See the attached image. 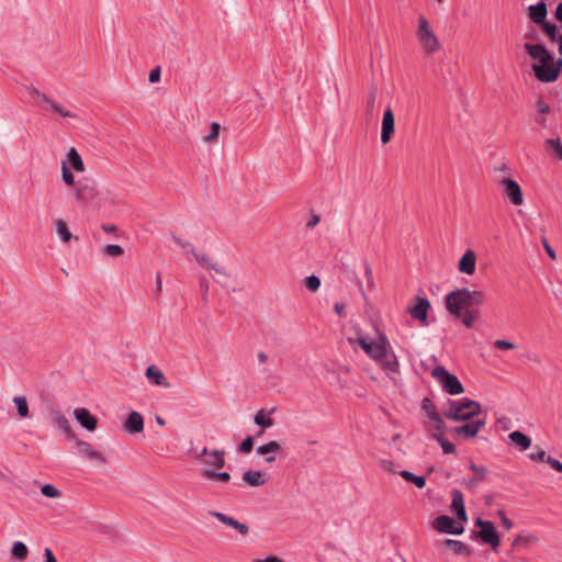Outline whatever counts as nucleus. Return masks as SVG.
<instances>
[{
  "instance_id": "obj_4",
  "label": "nucleus",
  "mask_w": 562,
  "mask_h": 562,
  "mask_svg": "<svg viewBox=\"0 0 562 562\" xmlns=\"http://www.w3.org/2000/svg\"><path fill=\"white\" fill-rule=\"evenodd\" d=\"M98 195V183L93 178L83 177L76 182L75 196L79 203L90 204Z\"/></svg>"
},
{
  "instance_id": "obj_42",
  "label": "nucleus",
  "mask_w": 562,
  "mask_h": 562,
  "mask_svg": "<svg viewBox=\"0 0 562 562\" xmlns=\"http://www.w3.org/2000/svg\"><path fill=\"white\" fill-rule=\"evenodd\" d=\"M422 408L430 420L438 419L439 413L429 398L423 401Z\"/></svg>"
},
{
  "instance_id": "obj_32",
  "label": "nucleus",
  "mask_w": 562,
  "mask_h": 562,
  "mask_svg": "<svg viewBox=\"0 0 562 562\" xmlns=\"http://www.w3.org/2000/svg\"><path fill=\"white\" fill-rule=\"evenodd\" d=\"M201 475L206 480H217L227 483L231 480L228 472H216L213 470H202Z\"/></svg>"
},
{
  "instance_id": "obj_11",
  "label": "nucleus",
  "mask_w": 562,
  "mask_h": 562,
  "mask_svg": "<svg viewBox=\"0 0 562 562\" xmlns=\"http://www.w3.org/2000/svg\"><path fill=\"white\" fill-rule=\"evenodd\" d=\"M485 426L484 418H476L472 422H468L463 425L453 427L450 431L457 436H461L463 438H474L480 429Z\"/></svg>"
},
{
  "instance_id": "obj_62",
  "label": "nucleus",
  "mask_w": 562,
  "mask_h": 562,
  "mask_svg": "<svg viewBox=\"0 0 562 562\" xmlns=\"http://www.w3.org/2000/svg\"><path fill=\"white\" fill-rule=\"evenodd\" d=\"M537 108L541 114H548L550 112V105L542 99L537 101Z\"/></svg>"
},
{
  "instance_id": "obj_5",
  "label": "nucleus",
  "mask_w": 562,
  "mask_h": 562,
  "mask_svg": "<svg viewBox=\"0 0 562 562\" xmlns=\"http://www.w3.org/2000/svg\"><path fill=\"white\" fill-rule=\"evenodd\" d=\"M475 526L481 528V530L477 532V537L484 543L490 544L494 551H496L499 547L501 540L494 524L492 521L477 518L475 520Z\"/></svg>"
},
{
  "instance_id": "obj_33",
  "label": "nucleus",
  "mask_w": 562,
  "mask_h": 562,
  "mask_svg": "<svg viewBox=\"0 0 562 562\" xmlns=\"http://www.w3.org/2000/svg\"><path fill=\"white\" fill-rule=\"evenodd\" d=\"M11 554L16 560H25L29 554V549L22 541H15L11 549Z\"/></svg>"
},
{
  "instance_id": "obj_35",
  "label": "nucleus",
  "mask_w": 562,
  "mask_h": 562,
  "mask_svg": "<svg viewBox=\"0 0 562 562\" xmlns=\"http://www.w3.org/2000/svg\"><path fill=\"white\" fill-rule=\"evenodd\" d=\"M13 403L16 405L18 415L21 418H26L30 415L29 404L25 396L13 397Z\"/></svg>"
},
{
  "instance_id": "obj_13",
  "label": "nucleus",
  "mask_w": 562,
  "mask_h": 562,
  "mask_svg": "<svg viewBox=\"0 0 562 562\" xmlns=\"http://www.w3.org/2000/svg\"><path fill=\"white\" fill-rule=\"evenodd\" d=\"M395 128V120H394V113L392 109L389 106L383 114L382 119V131H381V142L382 144H387L392 135L394 133Z\"/></svg>"
},
{
  "instance_id": "obj_1",
  "label": "nucleus",
  "mask_w": 562,
  "mask_h": 562,
  "mask_svg": "<svg viewBox=\"0 0 562 562\" xmlns=\"http://www.w3.org/2000/svg\"><path fill=\"white\" fill-rule=\"evenodd\" d=\"M525 50L539 64L532 65L536 78L541 82H553L562 72V58L554 60L552 54L542 44H524Z\"/></svg>"
},
{
  "instance_id": "obj_3",
  "label": "nucleus",
  "mask_w": 562,
  "mask_h": 562,
  "mask_svg": "<svg viewBox=\"0 0 562 562\" xmlns=\"http://www.w3.org/2000/svg\"><path fill=\"white\" fill-rule=\"evenodd\" d=\"M431 376L450 395H459L464 392V387L458 376L450 373L443 366H436L431 371Z\"/></svg>"
},
{
  "instance_id": "obj_51",
  "label": "nucleus",
  "mask_w": 562,
  "mask_h": 562,
  "mask_svg": "<svg viewBox=\"0 0 562 562\" xmlns=\"http://www.w3.org/2000/svg\"><path fill=\"white\" fill-rule=\"evenodd\" d=\"M375 100H376V90L373 88L369 91L368 100H367V112L369 115H373Z\"/></svg>"
},
{
  "instance_id": "obj_40",
  "label": "nucleus",
  "mask_w": 562,
  "mask_h": 562,
  "mask_svg": "<svg viewBox=\"0 0 562 562\" xmlns=\"http://www.w3.org/2000/svg\"><path fill=\"white\" fill-rule=\"evenodd\" d=\"M254 423L260 426L262 429L270 428L274 424L272 418L265 416L262 409L255 415Z\"/></svg>"
},
{
  "instance_id": "obj_46",
  "label": "nucleus",
  "mask_w": 562,
  "mask_h": 562,
  "mask_svg": "<svg viewBox=\"0 0 562 562\" xmlns=\"http://www.w3.org/2000/svg\"><path fill=\"white\" fill-rule=\"evenodd\" d=\"M220 131H221V125L216 122H213L210 126V133L207 135L203 136V138H202L203 142L204 143L214 142L215 139H217Z\"/></svg>"
},
{
  "instance_id": "obj_17",
  "label": "nucleus",
  "mask_w": 562,
  "mask_h": 562,
  "mask_svg": "<svg viewBox=\"0 0 562 562\" xmlns=\"http://www.w3.org/2000/svg\"><path fill=\"white\" fill-rule=\"evenodd\" d=\"M529 18L536 23L541 25L547 20L548 9L544 0H540L536 4H531L528 8Z\"/></svg>"
},
{
  "instance_id": "obj_18",
  "label": "nucleus",
  "mask_w": 562,
  "mask_h": 562,
  "mask_svg": "<svg viewBox=\"0 0 562 562\" xmlns=\"http://www.w3.org/2000/svg\"><path fill=\"white\" fill-rule=\"evenodd\" d=\"M457 404L460 407L461 415H469V420L481 414V405L476 401L464 397L458 400Z\"/></svg>"
},
{
  "instance_id": "obj_8",
  "label": "nucleus",
  "mask_w": 562,
  "mask_h": 562,
  "mask_svg": "<svg viewBox=\"0 0 562 562\" xmlns=\"http://www.w3.org/2000/svg\"><path fill=\"white\" fill-rule=\"evenodd\" d=\"M498 184L502 188L503 195L514 205L519 206L524 203L522 191L517 181L512 178H503L498 181Z\"/></svg>"
},
{
  "instance_id": "obj_54",
  "label": "nucleus",
  "mask_w": 562,
  "mask_h": 562,
  "mask_svg": "<svg viewBox=\"0 0 562 562\" xmlns=\"http://www.w3.org/2000/svg\"><path fill=\"white\" fill-rule=\"evenodd\" d=\"M27 91L31 95L37 98L41 102L45 103V102H50V98L47 97L46 94L42 93L38 89H36L35 87H31V88H27Z\"/></svg>"
},
{
  "instance_id": "obj_60",
  "label": "nucleus",
  "mask_w": 562,
  "mask_h": 562,
  "mask_svg": "<svg viewBox=\"0 0 562 562\" xmlns=\"http://www.w3.org/2000/svg\"><path fill=\"white\" fill-rule=\"evenodd\" d=\"M431 422L435 423V429H436L435 434H442L443 435V431H445V428H446V424L442 420L441 416L439 415L438 419H432Z\"/></svg>"
},
{
  "instance_id": "obj_16",
  "label": "nucleus",
  "mask_w": 562,
  "mask_h": 562,
  "mask_svg": "<svg viewBox=\"0 0 562 562\" xmlns=\"http://www.w3.org/2000/svg\"><path fill=\"white\" fill-rule=\"evenodd\" d=\"M144 429V418L138 412H132L123 424V430L128 434L142 432Z\"/></svg>"
},
{
  "instance_id": "obj_20",
  "label": "nucleus",
  "mask_w": 562,
  "mask_h": 562,
  "mask_svg": "<svg viewBox=\"0 0 562 562\" xmlns=\"http://www.w3.org/2000/svg\"><path fill=\"white\" fill-rule=\"evenodd\" d=\"M192 255L200 266L210 270H214L218 274L228 277L226 271L222 269L216 262H214L205 252H200L194 249Z\"/></svg>"
},
{
  "instance_id": "obj_49",
  "label": "nucleus",
  "mask_w": 562,
  "mask_h": 562,
  "mask_svg": "<svg viewBox=\"0 0 562 562\" xmlns=\"http://www.w3.org/2000/svg\"><path fill=\"white\" fill-rule=\"evenodd\" d=\"M42 494L46 497H50V498H56V497H59L60 496V491L57 490L54 485L52 484H45L42 490H41Z\"/></svg>"
},
{
  "instance_id": "obj_30",
  "label": "nucleus",
  "mask_w": 562,
  "mask_h": 562,
  "mask_svg": "<svg viewBox=\"0 0 562 562\" xmlns=\"http://www.w3.org/2000/svg\"><path fill=\"white\" fill-rule=\"evenodd\" d=\"M54 422L67 435L69 439H76V435L72 431L71 425L65 416L60 415L59 413H55Z\"/></svg>"
},
{
  "instance_id": "obj_59",
  "label": "nucleus",
  "mask_w": 562,
  "mask_h": 562,
  "mask_svg": "<svg viewBox=\"0 0 562 562\" xmlns=\"http://www.w3.org/2000/svg\"><path fill=\"white\" fill-rule=\"evenodd\" d=\"M148 80L150 83H156L160 80V67H155L150 70Z\"/></svg>"
},
{
  "instance_id": "obj_50",
  "label": "nucleus",
  "mask_w": 562,
  "mask_h": 562,
  "mask_svg": "<svg viewBox=\"0 0 562 562\" xmlns=\"http://www.w3.org/2000/svg\"><path fill=\"white\" fill-rule=\"evenodd\" d=\"M538 541V538L535 535H528V536H518L516 539H514L512 546L518 547L520 544H528L530 542Z\"/></svg>"
},
{
  "instance_id": "obj_6",
  "label": "nucleus",
  "mask_w": 562,
  "mask_h": 562,
  "mask_svg": "<svg viewBox=\"0 0 562 562\" xmlns=\"http://www.w3.org/2000/svg\"><path fill=\"white\" fill-rule=\"evenodd\" d=\"M417 35L427 53L431 54L439 48L438 38L429 27L428 21L424 16L419 18Z\"/></svg>"
},
{
  "instance_id": "obj_53",
  "label": "nucleus",
  "mask_w": 562,
  "mask_h": 562,
  "mask_svg": "<svg viewBox=\"0 0 562 562\" xmlns=\"http://www.w3.org/2000/svg\"><path fill=\"white\" fill-rule=\"evenodd\" d=\"M172 239L173 241L181 248L188 250L190 254L193 252V250L195 249L194 246L189 243V241H184L183 239H181L180 237H178L177 235H172Z\"/></svg>"
},
{
  "instance_id": "obj_57",
  "label": "nucleus",
  "mask_w": 562,
  "mask_h": 562,
  "mask_svg": "<svg viewBox=\"0 0 562 562\" xmlns=\"http://www.w3.org/2000/svg\"><path fill=\"white\" fill-rule=\"evenodd\" d=\"M494 346H495V348L501 349V350H509V349L515 348V345L513 342H510L508 340H503V339L495 340Z\"/></svg>"
},
{
  "instance_id": "obj_24",
  "label": "nucleus",
  "mask_w": 562,
  "mask_h": 562,
  "mask_svg": "<svg viewBox=\"0 0 562 562\" xmlns=\"http://www.w3.org/2000/svg\"><path fill=\"white\" fill-rule=\"evenodd\" d=\"M75 440H76L78 449L81 452H83L88 458L95 460L100 463L105 462V458L103 457V454L100 451L92 449V447L89 442L83 441V440H78L77 438Z\"/></svg>"
},
{
  "instance_id": "obj_58",
  "label": "nucleus",
  "mask_w": 562,
  "mask_h": 562,
  "mask_svg": "<svg viewBox=\"0 0 562 562\" xmlns=\"http://www.w3.org/2000/svg\"><path fill=\"white\" fill-rule=\"evenodd\" d=\"M461 321L463 323V325L467 327V328H472L474 326V322L475 319L473 318V316L468 313L467 311L462 312V315H461Z\"/></svg>"
},
{
  "instance_id": "obj_7",
  "label": "nucleus",
  "mask_w": 562,
  "mask_h": 562,
  "mask_svg": "<svg viewBox=\"0 0 562 562\" xmlns=\"http://www.w3.org/2000/svg\"><path fill=\"white\" fill-rule=\"evenodd\" d=\"M359 346L366 351V353L374 359L381 360L386 356V338L383 336L379 341L368 340L367 337L360 336L357 339Z\"/></svg>"
},
{
  "instance_id": "obj_26",
  "label": "nucleus",
  "mask_w": 562,
  "mask_h": 562,
  "mask_svg": "<svg viewBox=\"0 0 562 562\" xmlns=\"http://www.w3.org/2000/svg\"><path fill=\"white\" fill-rule=\"evenodd\" d=\"M442 544L450 548L456 554L469 557L472 553L471 548L460 540L445 539Z\"/></svg>"
},
{
  "instance_id": "obj_2",
  "label": "nucleus",
  "mask_w": 562,
  "mask_h": 562,
  "mask_svg": "<svg viewBox=\"0 0 562 562\" xmlns=\"http://www.w3.org/2000/svg\"><path fill=\"white\" fill-rule=\"evenodd\" d=\"M485 302V294L482 291H471L462 288L450 292L446 296V308L454 317H461L462 312L477 307Z\"/></svg>"
},
{
  "instance_id": "obj_47",
  "label": "nucleus",
  "mask_w": 562,
  "mask_h": 562,
  "mask_svg": "<svg viewBox=\"0 0 562 562\" xmlns=\"http://www.w3.org/2000/svg\"><path fill=\"white\" fill-rule=\"evenodd\" d=\"M254 448V437L247 436L238 446V451L244 454H248L251 452Z\"/></svg>"
},
{
  "instance_id": "obj_9",
  "label": "nucleus",
  "mask_w": 562,
  "mask_h": 562,
  "mask_svg": "<svg viewBox=\"0 0 562 562\" xmlns=\"http://www.w3.org/2000/svg\"><path fill=\"white\" fill-rule=\"evenodd\" d=\"M434 528L441 533L459 536L463 533L464 528L461 524L456 522L453 518L447 515H440L434 520Z\"/></svg>"
},
{
  "instance_id": "obj_39",
  "label": "nucleus",
  "mask_w": 562,
  "mask_h": 562,
  "mask_svg": "<svg viewBox=\"0 0 562 562\" xmlns=\"http://www.w3.org/2000/svg\"><path fill=\"white\" fill-rule=\"evenodd\" d=\"M56 224V231H57V234L59 235V237L61 238V240L64 243H68L71 238H72V235L71 233L69 232L68 227H67V224L65 221L63 220H57L55 222Z\"/></svg>"
},
{
  "instance_id": "obj_23",
  "label": "nucleus",
  "mask_w": 562,
  "mask_h": 562,
  "mask_svg": "<svg viewBox=\"0 0 562 562\" xmlns=\"http://www.w3.org/2000/svg\"><path fill=\"white\" fill-rule=\"evenodd\" d=\"M146 376L148 380H150L156 385L164 386V387L170 386V383L167 382V379L164 375V373L154 364L149 366L146 369Z\"/></svg>"
},
{
  "instance_id": "obj_36",
  "label": "nucleus",
  "mask_w": 562,
  "mask_h": 562,
  "mask_svg": "<svg viewBox=\"0 0 562 562\" xmlns=\"http://www.w3.org/2000/svg\"><path fill=\"white\" fill-rule=\"evenodd\" d=\"M540 26L543 30V32L547 34V36L552 42H558V40H559V27L557 26L555 23L546 21Z\"/></svg>"
},
{
  "instance_id": "obj_21",
  "label": "nucleus",
  "mask_w": 562,
  "mask_h": 562,
  "mask_svg": "<svg viewBox=\"0 0 562 562\" xmlns=\"http://www.w3.org/2000/svg\"><path fill=\"white\" fill-rule=\"evenodd\" d=\"M280 450H281L280 443L278 441L272 440V441H269L265 445L257 447L256 454L257 456H267L265 458V461L267 463H272L276 461V457L271 453L278 452Z\"/></svg>"
},
{
  "instance_id": "obj_29",
  "label": "nucleus",
  "mask_w": 562,
  "mask_h": 562,
  "mask_svg": "<svg viewBox=\"0 0 562 562\" xmlns=\"http://www.w3.org/2000/svg\"><path fill=\"white\" fill-rule=\"evenodd\" d=\"M508 437L510 441L522 451L531 446V439L519 430L512 431Z\"/></svg>"
},
{
  "instance_id": "obj_14",
  "label": "nucleus",
  "mask_w": 562,
  "mask_h": 562,
  "mask_svg": "<svg viewBox=\"0 0 562 562\" xmlns=\"http://www.w3.org/2000/svg\"><path fill=\"white\" fill-rule=\"evenodd\" d=\"M76 420L87 430L93 431L98 426V418L92 415L89 409L85 407L76 408L74 411Z\"/></svg>"
},
{
  "instance_id": "obj_55",
  "label": "nucleus",
  "mask_w": 562,
  "mask_h": 562,
  "mask_svg": "<svg viewBox=\"0 0 562 562\" xmlns=\"http://www.w3.org/2000/svg\"><path fill=\"white\" fill-rule=\"evenodd\" d=\"M363 266H364V276H366L368 285L370 288H372L374 285V281H373V272H372L371 266L368 262V260H364Z\"/></svg>"
},
{
  "instance_id": "obj_31",
  "label": "nucleus",
  "mask_w": 562,
  "mask_h": 562,
  "mask_svg": "<svg viewBox=\"0 0 562 562\" xmlns=\"http://www.w3.org/2000/svg\"><path fill=\"white\" fill-rule=\"evenodd\" d=\"M400 475L407 482L415 484L418 488H423L426 485V479L422 475H416L407 470H402Z\"/></svg>"
},
{
  "instance_id": "obj_61",
  "label": "nucleus",
  "mask_w": 562,
  "mask_h": 562,
  "mask_svg": "<svg viewBox=\"0 0 562 562\" xmlns=\"http://www.w3.org/2000/svg\"><path fill=\"white\" fill-rule=\"evenodd\" d=\"M547 463H549V464H550V467H551L552 469H554L555 471H558V472H562V462H561V461H559L558 459H554V458H552V457H550V456H549V457L547 458Z\"/></svg>"
},
{
  "instance_id": "obj_64",
  "label": "nucleus",
  "mask_w": 562,
  "mask_h": 562,
  "mask_svg": "<svg viewBox=\"0 0 562 562\" xmlns=\"http://www.w3.org/2000/svg\"><path fill=\"white\" fill-rule=\"evenodd\" d=\"M44 562H57L53 551L49 548L44 549Z\"/></svg>"
},
{
  "instance_id": "obj_34",
  "label": "nucleus",
  "mask_w": 562,
  "mask_h": 562,
  "mask_svg": "<svg viewBox=\"0 0 562 562\" xmlns=\"http://www.w3.org/2000/svg\"><path fill=\"white\" fill-rule=\"evenodd\" d=\"M382 368L385 370V371H389V372H392V373H396L398 371V361H397V358L395 355H392L391 357H387V355L382 358L381 360H378Z\"/></svg>"
},
{
  "instance_id": "obj_56",
  "label": "nucleus",
  "mask_w": 562,
  "mask_h": 562,
  "mask_svg": "<svg viewBox=\"0 0 562 562\" xmlns=\"http://www.w3.org/2000/svg\"><path fill=\"white\" fill-rule=\"evenodd\" d=\"M497 515H498V517L501 518V520H502V525H503V527H504L506 530H509V529H512V528H513L514 524H513V521H512L509 518H507L506 513H505V510H504V509H499V510L497 512Z\"/></svg>"
},
{
  "instance_id": "obj_52",
  "label": "nucleus",
  "mask_w": 562,
  "mask_h": 562,
  "mask_svg": "<svg viewBox=\"0 0 562 562\" xmlns=\"http://www.w3.org/2000/svg\"><path fill=\"white\" fill-rule=\"evenodd\" d=\"M528 457L536 462H547L549 456H547L544 450L537 447V451L530 452Z\"/></svg>"
},
{
  "instance_id": "obj_15",
  "label": "nucleus",
  "mask_w": 562,
  "mask_h": 562,
  "mask_svg": "<svg viewBox=\"0 0 562 562\" xmlns=\"http://www.w3.org/2000/svg\"><path fill=\"white\" fill-rule=\"evenodd\" d=\"M451 497V512L457 516L459 520L467 521L468 515L464 507L463 494L459 490H452Z\"/></svg>"
},
{
  "instance_id": "obj_43",
  "label": "nucleus",
  "mask_w": 562,
  "mask_h": 562,
  "mask_svg": "<svg viewBox=\"0 0 562 562\" xmlns=\"http://www.w3.org/2000/svg\"><path fill=\"white\" fill-rule=\"evenodd\" d=\"M210 515H212L213 517L217 518L221 522L232 527V528H236V525L238 524V520H236L235 518L231 517V516H227L221 512H210Z\"/></svg>"
},
{
  "instance_id": "obj_10",
  "label": "nucleus",
  "mask_w": 562,
  "mask_h": 562,
  "mask_svg": "<svg viewBox=\"0 0 562 562\" xmlns=\"http://www.w3.org/2000/svg\"><path fill=\"white\" fill-rule=\"evenodd\" d=\"M430 308V302L426 297L416 296L415 304L407 308V312L412 318L420 322L422 325L427 326L428 323V311Z\"/></svg>"
},
{
  "instance_id": "obj_41",
  "label": "nucleus",
  "mask_w": 562,
  "mask_h": 562,
  "mask_svg": "<svg viewBox=\"0 0 562 562\" xmlns=\"http://www.w3.org/2000/svg\"><path fill=\"white\" fill-rule=\"evenodd\" d=\"M61 177L66 184L76 187L75 176L71 172L69 166L67 165L66 160L61 161Z\"/></svg>"
},
{
  "instance_id": "obj_45",
  "label": "nucleus",
  "mask_w": 562,
  "mask_h": 562,
  "mask_svg": "<svg viewBox=\"0 0 562 562\" xmlns=\"http://www.w3.org/2000/svg\"><path fill=\"white\" fill-rule=\"evenodd\" d=\"M303 283L311 292H316L321 288V279L315 274L306 277Z\"/></svg>"
},
{
  "instance_id": "obj_25",
  "label": "nucleus",
  "mask_w": 562,
  "mask_h": 562,
  "mask_svg": "<svg viewBox=\"0 0 562 562\" xmlns=\"http://www.w3.org/2000/svg\"><path fill=\"white\" fill-rule=\"evenodd\" d=\"M66 161L76 172L85 171L83 160L75 147L69 148Z\"/></svg>"
},
{
  "instance_id": "obj_27",
  "label": "nucleus",
  "mask_w": 562,
  "mask_h": 562,
  "mask_svg": "<svg viewBox=\"0 0 562 562\" xmlns=\"http://www.w3.org/2000/svg\"><path fill=\"white\" fill-rule=\"evenodd\" d=\"M449 408L443 413L445 417L454 422H467L469 420V415H461L460 407L457 404V401L449 400L448 401Z\"/></svg>"
},
{
  "instance_id": "obj_12",
  "label": "nucleus",
  "mask_w": 562,
  "mask_h": 562,
  "mask_svg": "<svg viewBox=\"0 0 562 562\" xmlns=\"http://www.w3.org/2000/svg\"><path fill=\"white\" fill-rule=\"evenodd\" d=\"M469 469L474 473V475L470 479H464L463 484L469 491L475 492L479 484L485 480L487 469L485 467H479L473 462L469 464Z\"/></svg>"
},
{
  "instance_id": "obj_44",
  "label": "nucleus",
  "mask_w": 562,
  "mask_h": 562,
  "mask_svg": "<svg viewBox=\"0 0 562 562\" xmlns=\"http://www.w3.org/2000/svg\"><path fill=\"white\" fill-rule=\"evenodd\" d=\"M546 146L554 150L558 159L562 160V143L559 137L546 140Z\"/></svg>"
},
{
  "instance_id": "obj_38",
  "label": "nucleus",
  "mask_w": 562,
  "mask_h": 562,
  "mask_svg": "<svg viewBox=\"0 0 562 562\" xmlns=\"http://www.w3.org/2000/svg\"><path fill=\"white\" fill-rule=\"evenodd\" d=\"M47 106H49L55 113L59 114L63 117H70L75 119L77 115L68 110H66L64 106H61L59 103L50 99V102H45Z\"/></svg>"
},
{
  "instance_id": "obj_19",
  "label": "nucleus",
  "mask_w": 562,
  "mask_h": 562,
  "mask_svg": "<svg viewBox=\"0 0 562 562\" xmlns=\"http://www.w3.org/2000/svg\"><path fill=\"white\" fill-rule=\"evenodd\" d=\"M476 256L474 251L467 250L460 258L458 269L460 272L465 274H473L475 271Z\"/></svg>"
},
{
  "instance_id": "obj_37",
  "label": "nucleus",
  "mask_w": 562,
  "mask_h": 562,
  "mask_svg": "<svg viewBox=\"0 0 562 562\" xmlns=\"http://www.w3.org/2000/svg\"><path fill=\"white\" fill-rule=\"evenodd\" d=\"M431 437L440 443L443 453L450 454L456 452L454 445L448 441L442 434H432Z\"/></svg>"
},
{
  "instance_id": "obj_28",
  "label": "nucleus",
  "mask_w": 562,
  "mask_h": 562,
  "mask_svg": "<svg viewBox=\"0 0 562 562\" xmlns=\"http://www.w3.org/2000/svg\"><path fill=\"white\" fill-rule=\"evenodd\" d=\"M204 462L217 470L223 469L225 467V451L214 449Z\"/></svg>"
},
{
  "instance_id": "obj_22",
  "label": "nucleus",
  "mask_w": 562,
  "mask_h": 562,
  "mask_svg": "<svg viewBox=\"0 0 562 562\" xmlns=\"http://www.w3.org/2000/svg\"><path fill=\"white\" fill-rule=\"evenodd\" d=\"M243 481L245 484L251 487L262 486L268 482V479L261 471H246L243 474Z\"/></svg>"
},
{
  "instance_id": "obj_63",
  "label": "nucleus",
  "mask_w": 562,
  "mask_h": 562,
  "mask_svg": "<svg viewBox=\"0 0 562 562\" xmlns=\"http://www.w3.org/2000/svg\"><path fill=\"white\" fill-rule=\"evenodd\" d=\"M321 222V216L317 214H313L311 218L306 223V228H314Z\"/></svg>"
},
{
  "instance_id": "obj_48",
  "label": "nucleus",
  "mask_w": 562,
  "mask_h": 562,
  "mask_svg": "<svg viewBox=\"0 0 562 562\" xmlns=\"http://www.w3.org/2000/svg\"><path fill=\"white\" fill-rule=\"evenodd\" d=\"M102 252L106 256L119 257L123 255L124 249L120 245H106L102 248Z\"/></svg>"
}]
</instances>
